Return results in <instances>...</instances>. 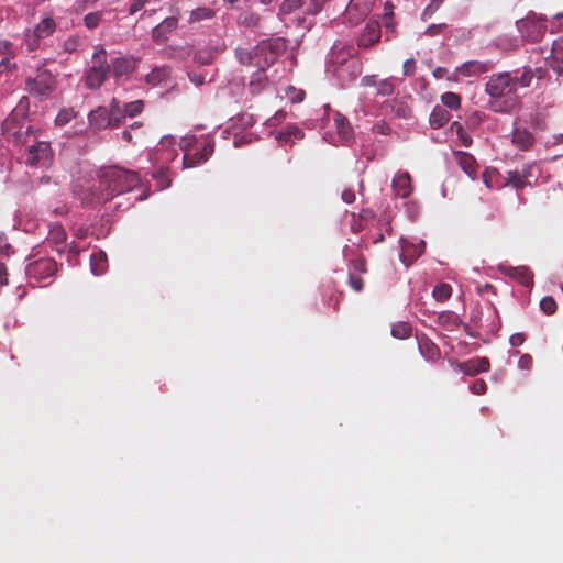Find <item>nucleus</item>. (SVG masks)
I'll list each match as a JSON object with an SVG mask.
<instances>
[{
  "label": "nucleus",
  "mask_w": 563,
  "mask_h": 563,
  "mask_svg": "<svg viewBox=\"0 0 563 563\" xmlns=\"http://www.w3.org/2000/svg\"><path fill=\"white\" fill-rule=\"evenodd\" d=\"M141 179L137 173L118 166L103 167L99 172V189L92 194L90 203H104L115 196L136 188Z\"/></svg>",
  "instance_id": "1"
},
{
  "label": "nucleus",
  "mask_w": 563,
  "mask_h": 563,
  "mask_svg": "<svg viewBox=\"0 0 563 563\" xmlns=\"http://www.w3.org/2000/svg\"><path fill=\"white\" fill-rule=\"evenodd\" d=\"M516 81L509 73L492 75L485 85L489 95L490 109L495 112L509 113L518 106L519 98L516 91Z\"/></svg>",
  "instance_id": "2"
},
{
  "label": "nucleus",
  "mask_w": 563,
  "mask_h": 563,
  "mask_svg": "<svg viewBox=\"0 0 563 563\" xmlns=\"http://www.w3.org/2000/svg\"><path fill=\"white\" fill-rule=\"evenodd\" d=\"M93 65L85 76L86 86L89 89H98L107 79L110 66L107 63V52L102 46H97L92 56Z\"/></svg>",
  "instance_id": "3"
},
{
  "label": "nucleus",
  "mask_w": 563,
  "mask_h": 563,
  "mask_svg": "<svg viewBox=\"0 0 563 563\" xmlns=\"http://www.w3.org/2000/svg\"><path fill=\"white\" fill-rule=\"evenodd\" d=\"M57 79L53 73L45 68H40L34 77H27L25 80V89L27 92L37 98H44L55 91Z\"/></svg>",
  "instance_id": "4"
},
{
  "label": "nucleus",
  "mask_w": 563,
  "mask_h": 563,
  "mask_svg": "<svg viewBox=\"0 0 563 563\" xmlns=\"http://www.w3.org/2000/svg\"><path fill=\"white\" fill-rule=\"evenodd\" d=\"M543 15H537L529 12L525 18L517 21V29L526 42L537 43L542 40L545 34L547 25Z\"/></svg>",
  "instance_id": "5"
},
{
  "label": "nucleus",
  "mask_w": 563,
  "mask_h": 563,
  "mask_svg": "<svg viewBox=\"0 0 563 563\" xmlns=\"http://www.w3.org/2000/svg\"><path fill=\"white\" fill-rule=\"evenodd\" d=\"M53 161L49 143L40 141L29 146L25 154V164L33 167H48Z\"/></svg>",
  "instance_id": "6"
},
{
  "label": "nucleus",
  "mask_w": 563,
  "mask_h": 563,
  "mask_svg": "<svg viewBox=\"0 0 563 563\" xmlns=\"http://www.w3.org/2000/svg\"><path fill=\"white\" fill-rule=\"evenodd\" d=\"M57 264L53 258L44 257L30 263L25 274L30 280L43 282L55 275Z\"/></svg>",
  "instance_id": "7"
},
{
  "label": "nucleus",
  "mask_w": 563,
  "mask_h": 563,
  "mask_svg": "<svg viewBox=\"0 0 563 563\" xmlns=\"http://www.w3.org/2000/svg\"><path fill=\"white\" fill-rule=\"evenodd\" d=\"M56 31V22L53 18H44L34 27L33 34L27 37V47L34 51L38 47V41L51 36Z\"/></svg>",
  "instance_id": "8"
},
{
  "label": "nucleus",
  "mask_w": 563,
  "mask_h": 563,
  "mask_svg": "<svg viewBox=\"0 0 563 563\" xmlns=\"http://www.w3.org/2000/svg\"><path fill=\"white\" fill-rule=\"evenodd\" d=\"M213 153V144L206 142L194 153H186L183 157V168H192L206 163Z\"/></svg>",
  "instance_id": "9"
},
{
  "label": "nucleus",
  "mask_w": 563,
  "mask_h": 563,
  "mask_svg": "<svg viewBox=\"0 0 563 563\" xmlns=\"http://www.w3.org/2000/svg\"><path fill=\"white\" fill-rule=\"evenodd\" d=\"M401 253L400 260L406 265H411L416 260H418L423 253L426 249V242L420 240L417 243L401 240Z\"/></svg>",
  "instance_id": "10"
},
{
  "label": "nucleus",
  "mask_w": 563,
  "mask_h": 563,
  "mask_svg": "<svg viewBox=\"0 0 563 563\" xmlns=\"http://www.w3.org/2000/svg\"><path fill=\"white\" fill-rule=\"evenodd\" d=\"M460 372L467 376H476L490 369V362L487 357H473L457 364Z\"/></svg>",
  "instance_id": "11"
},
{
  "label": "nucleus",
  "mask_w": 563,
  "mask_h": 563,
  "mask_svg": "<svg viewBox=\"0 0 563 563\" xmlns=\"http://www.w3.org/2000/svg\"><path fill=\"white\" fill-rule=\"evenodd\" d=\"M493 69L489 60H468L456 68V73L464 77H477Z\"/></svg>",
  "instance_id": "12"
},
{
  "label": "nucleus",
  "mask_w": 563,
  "mask_h": 563,
  "mask_svg": "<svg viewBox=\"0 0 563 563\" xmlns=\"http://www.w3.org/2000/svg\"><path fill=\"white\" fill-rule=\"evenodd\" d=\"M380 40V24L378 20H371L366 23L357 44L361 47H369Z\"/></svg>",
  "instance_id": "13"
},
{
  "label": "nucleus",
  "mask_w": 563,
  "mask_h": 563,
  "mask_svg": "<svg viewBox=\"0 0 563 563\" xmlns=\"http://www.w3.org/2000/svg\"><path fill=\"white\" fill-rule=\"evenodd\" d=\"M391 187L396 196L400 198H408L413 190L409 173L398 172L393 178Z\"/></svg>",
  "instance_id": "14"
},
{
  "label": "nucleus",
  "mask_w": 563,
  "mask_h": 563,
  "mask_svg": "<svg viewBox=\"0 0 563 563\" xmlns=\"http://www.w3.org/2000/svg\"><path fill=\"white\" fill-rule=\"evenodd\" d=\"M178 25L177 16H168L152 30V37L156 43H164L168 34L176 30Z\"/></svg>",
  "instance_id": "15"
},
{
  "label": "nucleus",
  "mask_w": 563,
  "mask_h": 563,
  "mask_svg": "<svg viewBox=\"0 0 563 563\" xmlns=\"http://www.w3.org/2000/svg\"><path fill=\"white\" fill-rule=\"evenodd\" d=\"M269 48V45L266 43H262L253 48V51H249L245 48H236L235 56L240 64L242 65H251L253 60H255L258 56L264 55Z\"/></svg>",
  "instance_id": "16"
},
{
  "label": "nucleus",
  "mask_w": 563,
  "mask_h": 563,
  "mask_svg": "<svg viewBox=\"0 0 563 563\" xmlns=\"http://www.w3.org/2000/svg\"><path fill=\"white\" fill-rule=\"evenodd\" d=\"M255 65L258 66V69L252 74L249 89L252 95L261 93L268 85V78L265 74L264 65L260 62H255Z\"/></svg>",
  "instance_id": "17"
},
{
  "label": "nucleus",
  "mask_w": 563,
  "mask_h": 563,
  "mask_svg": "<svg viewBox=\"0 0 563 563\" xmlns=\"http://www.w3.org/2000/svg\"><path fill=\"white\" fill-rule=\"evenodd\" d=\"M457 165L471 178H475L478 169V164L474 156L466 152H455L454 154Z\"/></svg>",
  "instance_id": "18"
},
{
  "label": "nucleus",
  "mask_w": 563,
  "mask_h": 563,
  "mask_svg": "<svg viewBox=\"0 0 563 563\" xmlns=\"http://www.w3.org/2000/svg\"><path fill=\"white\" fill-rule=\"evenodd\" d=\"M88 120L90 125L95 126L98 130L112 128L108 109L104 107H99L96 110H92L88 115Z\"/></svg>",
  "instance_id": "19"
},
{
  "label": "nucleus",
  "mask_w": 563,
  "mask_h": 563,
  "mask_svg": "<svg viewBox=\"0 0 563 563\" xmlns=\"http://www.w3.org/2000/svg\"><path fill=\"white\" fill-rule=\"evenodd\" d=\"M374 2L375 0H351L346 8V14L352 18L355 12L357 20L363 19L372 11Z\"/></svg>",
  "instance_id": "20"
},
{
  "label": "nucleus",
  "mask_w": 563,
  "mask_h": 563,
  "mask_svg": "<svg viewBox=\"0 0 563 563\" xmlns=\"http://www.w3.org/2000/svg\"><path fill=\"white\" fill-rule=\"evenodd\" d=\"M511 141L521 151H527L532 146L534 137L527 129L515 128Z\"/></svg>",
  "instance_id": "21"
},
{
  "label": "nucleus",
  "mask_w": 563,
  "mask_h": 563,
  "mask_svg": "<svg viewBox=\"0 0 563 563\" xmlns=\"http://www.w3.org/2000/svg\"><path fill=\"white\" fill-rule=\"evenodd\" d=\"M420 354L429 362H434L440 357L439 347L428 338L418 340Z\"/></svg>",
  "instance_id": "22"
},
{
  "label": "nucleus",
  "mask_w": 563,
  "mask_h": 563,
  "mask_svg": "<svg viewBox=\"0 0 563 563\" xmlns=\"http://www.w3.org/2000/svg\"><path fill=\"white\" fill-rule=\"evenodd\" d=\"M508 275L526 287L533 285V274L526 266L510 267Z\"/></svg>",
  "instance_id": "23"
},
{
  "label": "nucleus",
  "mask_w": 563,
  "mask_h": 563,
  "mask_svg": "<svg viewBox=\"0 0 563 563\" xmlns=\"http://www.w3.org/2000/svg\"><path fill=\"white\" fill-rule=\"evenodd\" d=\"M451 119V114L441 106H435L430 114L429 123L432 129L444 126Z\"/></svg>",
  "instance_id": "24"
},
{
  "label": "nucleus",
  "mask_w": 563,
  "mask_h": 563,
  "mask_svg": "<svg viewBox=\"0 0 563 563\" xmlns=\"http://www.w3.org/2000/svg\"><path fill=\"white\" fill-rule=\"evenodd\" d=\"M91 272L96 276H100L106 273L108 268V257L103 251H97L90 256Z\"/></svg>",
  "instance_id": "25"
},
{
  "label": "nucleus",
  "mask_w": 563,
  "mask_h": 563,
  "mask_svg": "<svg viewBox=\"0 0 563 563\" xmlns=\"http://www.w3.org/2000/svg\"><path fill=\"white\" fill-rule=\"evenodd\" d=\"M238 24L247 29H256L260 25V15L251 10L242 11L236 20Z\"/></svg>",
  "instance_id": "26"
},
{
  "label": "nucleus",
  "mask_w": 563,
  "mask_h": 563,
  "mask_svg": "<svg viewBox=\"0 0 563 563\" xmlns=\"http://www.w3.org/2000/svg\"><path fill=\"white\" fill-rule=\"evenodd\" d=\"M334 124L338 131L339 136L342 141H349L352 136V128L347 121V119L340 114L335 113L334 115Z\"/></svg>",
  "instance_id": "27"
},
{
  "label": "nucleus",
  "mask_w": 563,
  "mask_h": 563,
  "mask_svg": "<svg viewBox=\"0 0 563 563\" xmlns=\"http://www.w3.org/2000/svg\"><path fill=\"white\" fill-rule=\"evenodd\" d=\"M109 118L111 119L112 128H118L122 124L124 118V109L121 110L119 101L113 99L110 103V109L108 110Z\"/></svg>",
  "instance_id": "28"
},
{
  "label": "nucleus",
  "mask_w": 563,
  "mask_h": 563,
  "mask_svg": "<svg viewBox=\"0 0 563 563\" xmlns=\"http://www.w3.org/2000/svg\"><path fill=\"white\" fill-rule=\"evenodd\" d=\"M391 112L400 119H409L412 115L411 108L406 100L395 99L391 104Z\"/></svg>",
  "instance_id": "29"
},
{
  "label": "nucleus",
  "mask_w": 563,
  "mask_h": 563,
  "mask_svg": "<svg viewBox=\"0 0 563 563\" xmlns=\"http://www.w3.org/2000/svg\"><path fill=\"white\" fill-rule=\"evenodd\" d=\"M111 68L114 76L121 77L131 71V63L128 58L118 57L112 60Z\"/></svg>",
  "instance_id": "30"
},
{
  "label": "nucleus",
  "mask_w": 563,
  "mask_h": 563,
  "mask_svg": "<svg viewBox=\"0 0 563 563\" xmlns=\"http://www.w3.org/2000/svg\"><path fill=\"white\" fill-rule=\"evenodd\" d=\"M530 183L526 175L520 174L517 170L508 172L506 178V185H510L517 189H522L528 186Z\"/></svg>",
  "instance_id": "31"
},
{
  "label": "nucleus",
  "mask_w": 563,
  "mask_h": 563,
  "mask_svg": "<svg viewBox=\"0 0 563 563\" xmlns=\"http://www.w3.org/2000/svg\"><path fill=\"white\" fill-rule=\"evenodd\" d=\"M169 75L170 69L167 67L155 68L146 76V81L150 85H157L166 80Z\"/></svg>",
  "instance_id": "32"
},
{
  "label": "nucleus",
  "mask_w": 563,
  "mask_h": 563,
  "mask_svg": "<svg viewBox=\"0 0 563 563\" xmlns=\"http://www.w3.org/2000/svg\"><path fill=\"white\" fill-rule=\"evenodd\" d=\"M433 298L439 302L446 301L452 295V287L449 284H438L432 291Z\"/></svg>",
  "instance_id": "33"
},
{
  "label": "nucleus",
  "mask_w": 563,
  "mask_h": 563,
  "mask_svg": "<svg viewBox=\"0 0 563 563\" xmlns=\"http://www.w3.org/2000/svg\"><path fill=\"white\" fill-rule=\"evenodd\" d=\"M411 325L407 322H399L393 325L391 335L396 339H407L411 335Z\"/></svg>",
  "instance_id": "34"
},
{
  "label": "nucleus",
  "mask_w": 563,
  "mask_h": 563,
  "mask_svg": "<svg viewBox=\"0 0 563 563\" xmlns=\"http://www.w3.org/2000/svg\"><path fill=\"white\" fill-rule=\"evenodd\" d=\"M214 15L213 10L209 8H197L190 12L189 23L211 19Z\"/></svg>",
  "instance_id": "35"
},
{
  "label": "nucleus",
  "mask_w": 563,
  "mask_h": 563,
  "mask_svg": "<svg viewBox=\"0 0 563 563\" xmlns=\"http://www.w3.org/2000/svg\"><path fill=\"white\" fill-rule=\"evenodd\" d=\"M443 106L451 110H457L461 107V97L455 92H445L441 96Z\"/></svg>",
  "instance_id": "36"
},
{
  "label": "nucleus",
  "mask_w": 563,
  "mask_h": 563,
  "mask_svg": "<svg viewBox=\"0 0 563 563\" xmlns=\"http://www.w3.org/2000/svg\"><path fill=\"white\" fill-rule=\"evenodd\" d=\"M303 4V0H284L280 4L279 11L282 14H291L296 10L300 9Z\"/></svg>",
  "instance_id": "37"
},
{
  "label": "nucleus",
  "mask_w": 563,
  "mask_h": 563,
  "mask_svg": "<svg viewBox=\"0 0 563 563\" xmlns=\"http://www.w3.org/2000/svg\"><path fill=\"white\" fill-rule=\"evenodd\" d=\"M101 19H102V12H100V11L90 12L85 15L84 25L89 30H93L99 25V23L101 22Z\"/></svg>",
  "instance_id": "38"
},
{
  "label": "nucleus",
  "mask_w": 563,
  "mask_h": 563,
  "mask_svg": "<svg viewBox=\"0 0 563 563\" xmlns=\"http://www.w3.org/2000/svg\"><path fill=\"white\" fill-rule=\"evenodd\" d=\"M556 301L551 297L547 296L540 300V309L547 314L551 316L556 311Z\"/></svg>",
  "instance_id": "39"
},
{
  "label": "nucleus",
  "mask_w": 563,
  "mask_h": 563,
  "mask_svg": "<svg viewBox=\"0 0 563 563\" xmlns=\"http://www.w3.org/2000/svg\"><path fill=\"white\" fill-rule=\"evenodd\" d=\"M144 103L142 100H135L124 106V114L126 117H135L143 111Z\"/></svg>",
  "instance_id": "40"
},
{
  "label": "nucleus",
  "mask_w": 563,
  "mask_h": 563,
  "mask_svg": "<svg viewBox=\"0 0 563 563\" xmlns=\"http://www.w3.org/2000/svg\"><path fill=\"white\" fill-rule=\"evenodd\" d=\"M350 267L353 268L355 273L365 274L367 273V263L364 255H358L355 258L350 260Z\"/></svg>",
  "instance_id": "41"
},
{
  "label": "nucleus",
  "mask_w": 563,
  "mask_h": 563,
  "mask_svg": "<svg viewBox=\"0 0 563 563\" xmlns=\"http://www.w3.org/2000/svg\"><path fill=\"white\" fill-rule=\"evenodd\" d=\"M533 74L530 69H525L520 76H512V80L516 81V91L519 87H528L532 80Z\"/></svg>",
  "instance_id": "42"
},
{
  "label": "nucleus",
  "mask_w": 563,
  "mask_h": 563,
  "mask_svg": "<svg viewBox=\"0 0 563 563\" xmlns=\"http://www.w3.org/2000/svg\"><path fill=\"white\" fill-rule=\"evenodd\" d=\"M81 40L78 35H71L63 43V48L67 53H74L80 46Z\"/></svg>",
  "instance_id": "43"
},
{
  "label": "nucleus",
  "mask_w": 563,
  "mask_h": 563,
  "mask_svg": "<svg viewBox=\"0 0 563 563\" xmlns=\"http://www.w3.org/2000/svg\"><path fill=\"white\" fill-rule=\"evenodd\" d=\"M394 90V84L388 79H383L377 82V95L379 96H390Z\"/></svg>",
  "instance_id": "44"
},
{
  "label": "nucleus",
  "mask_w": 563,
  "mask_h": 563,
  "mask_svg": "<svg viewBox=\"0 0 563 563\" xmlns=\"http://www.w3.org/2000/svg\"><path fill=\"white\" fill-rule=\"evenodd\" d=\"M454 125H457V136H459V140L461 141V143L465 147L471 146L472 145V137L465 132V130L463 129V126L459 122H453L451 124V130L452 131H454Z\"/></svg>",
  "instance_id": "45"
},
{
  "label": "nucleus",
  "mask_w": 563,
  "mask_h": 563,
  "mask_svg": "<svg viewBox=\"0 0 563 563\" xmlns=\"http://www.w3.org/2000/svg\"><path fill=\"white\" fill-rule=\"evenodd\" d=\"M153 177L157 179L158 185L162 189H165L170 186V179L168 178V168H161L156 172Z\"/></svg>",
  "instance_id": "46"
},
{
  "label": "nucleus",
  "mask_w": 563,
  "mask_h": 563,
  "mask_svg": "<svg viewBox=\"0 0 563 563\" xmlns=\"http://www.w3.org/2000/svg\"><path fill=\"white\" fill-rule=\"evenodd\" d=\"M444 0H432L429 5L422 11L421 19L423 21H427L430 19L433 13L440 8Z\"/></svg>",
  "instance_id": "47"
},
{
  "label": "nucleus",
  "mask_w": 563,
  "mask_h": 563,
  "mask_svg": "<svg viewBox=\"0 0 563 563\" xmlns=\"http://www.w3.org/2000/svg\"><path fill=\"white\" fill-rule=\"evenodd\" d=\"M349 285L354 291L361 292L364 288V280L361 276H357L354 273L350 272L349 273Z\"/></svg>",
  "instance_id": "48"
},
{
  "label": "nucleus",
  "mask_w": 563,
  "mask_h": 563,
  "mask_svg": "<svg viewBox=\"0 0 563 563\" xmlns=\"http://www.w3.org/2000/svg\"><path fill=\"white\" fill-rule=\"evenodd\" d=\"M0 54L7 57H15L16 52L13 44L8 40H0Z\"/></svg>",
  "instance_id": "49"
},
{
  "label": "nucleus",
  "mask_w": 563,
  "mask_h": 563,
  "mask_svg": "<svg viewBox=\"0 0 563 563\" xmlns=\"http://www.w3.org/2000/svg\"><path fill=\"white\" fill-rule=\"evenodd\" d=\"M329 0H311L309 5L306 9V14L314 15L319 13L325 2Z\"/></svg>",
  "instance_id": "50"
},
{
  "label": "nucleus",
  "mask_w": 563,
  "mask_h": 563,
  "mask_svg": "<svg viewBox=\"0 0 563 563\" xmlns=\"http://www.w3.org/2000/svg\"><path fill=\"white\" fill-rule=\"evenodd\" d=\"M372 131L377 134L389 135L391 133V128L387 122L382 120L373 125Z\"/></svg>",
  "instance_id": "51"
},
{
  "label": "nucleus",
  "mask_w": 563,
  "mask_h": 563,
  "mask_svg": "<svg viewBox=\"0 0 563 563\" xmlns=\"http://www.w3.org/2000/svg\"><path fill=\"white\" fill-rule=\"evenodd\" d=\"M14 58L15 57H7V56H4L0 60V74H4V73H8V71H11V70L15 69L16 65H15V63L12 62Z\"/></svg>",
  "instance_id": "52"
},
{
  "label": "nucleus",
  "mask_w": 563,
  "mask_h": 563,
  "mask_svg": "<svg viewBox=\"0 0 563 563\" xmlns=\"http://www.w3.org/2000/svg\"><path fill=\"white\" fill-rule=\"evenodd\" d=\"M471 391L475 395H484L487 391V385L485 380H475L474 384L471 386Z\"/></svg>",
  "instance_id": "53"
},
{
  "label": "nucleus",
  "mask_w": 563,
  "mask_h": 563,
  "mask_svg": "<svg viewBox=\"0 0 563 563\" xmlns=\"http://www.w3.org/2000/svg\"><path fill=\"white\" fill-rule=\"evenodd\" d=\"M147 2L148 0H131L129 5V14L133 15L136 12L141 11L146 5Z\"/></svg>",
  "instance_id": "54"
},
{
  "label": "nucleus",
  "mask_w": 563,
  "mask_h": 563,
  "mask_svg": "<svg viewBox=\"0 0 563 563\" xmlns=\"http://www.w3.org/2000/svg\"><path fill=\"white\" fill-rule=\"evenodd\" d=\"M402 70L405 76L413 75L416 70V60L413 58L405 60L402 65Z\"/></svg>",
  "instance_id": "55"
},
{
  "label": "nucleus",
  "mask_w": 563,
  "mask_h": 563,
  "mask_svg": "<svg viewBox=\"0 0 563 563\" xmlns=\"http://www.w3.org/2000/svg\"><path fill=\"white\" fill-rule=\"evenodd\" d=\"M518 365L521 369L529 371L532 366V357L529 354H523L518 362Z\"/></svg>",
  "instance_id": "56"
},
{
  "label": "nucleus",
  "mask_w": 563,
  "mask_h": 563,
  "mask_svg": "<svg viewBox=\"0 0 563 563\" xmlns=\"http://www.w3.org/2000/svg\"><path fill=\"white\" fill-rule=\"evenodd\" d=\"M445 27H446V24H444V23L432 24L427 29L426 33L430 36H434V35L440 34Z\"/></svg>",
  "instance_id": "57"
},
{
  "label": "nucleus",
  "mask_w": 563,
  "mask_h": 563,
  "mask_svg": "<svg viewBox=\"0 0 563 563\" xmlns=\"http://www.w3.org/2000/svg\"><path fill=\"white\" fill-rule=\"evenodd\" d=\"M450 319H452L454 325H456L460 322L459 318L451 313H441L439 316V320L442 324H445L446 322H449Z\"/></svg>",
  "instance_id": "58"
},
{
  "label": "nucleus",
  "mask_w": 563,
  "mask_h": 563,
  "mask_svg": "<svg viewBox=\"0 0 563 563\" xmlns=\"http://www.w3.org/2000/svg\"><path fill=\"white\" fill-rule=\"evenodd\" d=\"M509 342L512 346H519L525 342V335L522 333H515L510 336Z\"/></svg>",
  "instance_id": "59"
},
{
  "label": "nucleus",
  "mask_w": 563,
  "mask_h": 563,
  "mask_svg": "<svg viewBox=\"0 0 563 563\" xmlns=\"http://www.w3.org/2000/svg\"><path fill=\"white\" fill-rule=\"evenodd\" d=\"M394 18V4L391 1H386L384 3V19H393Z\"/></svg>",
  "instance_id": "60"
},
{
  "label": "nucleus",
  "mask_w": 563,
  "mask_h": 563,
  "mask_svg": "<svg viewBox=\"0 0 563 563\" xmlns=\"http://www.w3.org/2000/svg\"><path fill=\"white\" fill-rule=\"evenodd\" d=\"M8 284V269L5 264L0 263V286Z\"/></svg>",
  "instance_id": "61"
},
{
  "label": "nucleus",
  "mask_w": 563,
  "mask_h": 563,
  "mask_svg": "<svg viewBox=\"0 0 563 563\" xmlns=\"http://www.w3.org/2000/svg\"><path fill=\"white\" fill-rule=\"evenodd\" d=\"M342 199L346 203H352L355 200V192L352 189H345L342 192Z\"/></svg>",
  "instance_id": "62"
},
{
  "label": "nucleus",
  "mask_w": 563,
  "mask_h": 563,
  "mask_svg": "<svg viewBox=\"0 0 563 563\" xmlns=\"http://www.w3.org/2000/svg\"><path fill=\"white\" fill-rule=\"evenodd\" d=\"M446 74H448V69H446V68H444V67H437V68L433 70V76H434L437 79H441V78H443Z\"/></svg>",
  "instance_id": "63"
},
{
  "label": "nucleus",
  "mask_w": 563,
  "mask_h": 563,
  "mask_svg": "<svg viewBox=\"0 0 563 563\" xmlns=\"http://www.w3.org/2000/svg\"><path fill=\"white\" fill-rule=\"evenodd\" d=\"M69 121V115H68V112H60L57 118H56V122L58 124H66L67 122Z\"/></svg>",
  "instance_id": "64"
}]
</instances>
